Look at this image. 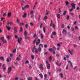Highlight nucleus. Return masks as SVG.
Masks as SVG:
<instances>
[{
    "instance_id": "obj_1",
    "label": "nucleus",
    "mask_w": 80,
    "mask_h": 80,
    "mask_svg": "<svg viewBox=\"0 0 80 80\" xmlns=\"http://www.w3.org/2000/svg\"><path fill=\"white\" fill-rule=\"evenodd\" d=\"M71 5L72 7V8L69 10V11L70 12H72V11H73V8L74 9H75L76 4H75L74 2H72L71 3Z\"/></svg>"
},
{
    "instance_id": "obj_2",
    "label": "nucleus",
    "mask_w": 80,
    "mask_h": 80,
    "mask_svg": "<svg viewBox=\"0 0 80 80\" xmlns=\"http://www.w3.org/2000/svg\"><path fill=\"white\" fill-rule=\"evenodd\" d=\"M42 52V49L40 46H39L38 49H36V50L35 51V52L36 53H38V52Z\"/></svg>"
},
{
    "instance_id": "obj_3",
    "label": "nucleus",
    "mask_w": 80,
    "mask_h": 80,
    "mask_svg": "<svg viewBox=\"0 0 80 80\" xmlns=\"http://www.w3.org/2000/svg\"><path fill=\"white\" fill-rule=\"evenodd\" d=\"M1 40L2 42L3 43H7V42L6 40L5 39V38L4 37H2L1 38Z\"/></svg>"
},
{
    "instance_id": "obj_4",
    "label": "nucleus",
    "mask_w": 80,
    "mask_h": 80,
    "mask_svg": "<svg viewBox=\"0 0 80 80\" xmlns=\"http://www.w3.org/2000/svg\"><path fill=\"white\" fill-rule=\"evenodd\" d=\"M22 40V38H18V43H19V44H21V41Z\"/></svg>"
},
{
    "instance_id": "obj_5",
    "label": "nucleus",
    "mask_w": 80,
    "mask_h": 80,
    "mask_svg": "<svg viewBox=\"0 0 80 80\" xmlns=\"http://www.w3.org/2000/svg\"><path fill=\"white\" fill-rule=\"evenodd\" d=\"M8 72L7 73L8 74H9V73L11 72V71H12V67H9L8 68Z\"/></svg>"
},
{
    "instance_id": "obj_6",
    "label": "nucleus",
    "mask_w": 80,
    "mask_h": 80,
    "mask_svg": "<svg viewBox=\"0 0 80 80\" xmlns=\"http://www.w3.org/2000/svg\"><path fill=\"white\" fill-rule=\"evenodd\" d=\"M39 68H40V70H43V66L42 65V64H41L39 66Z\"/></svg>"
},
{
    "instance_id": "obj_7",
    "label": "nucleus",
    "mask_w": 80,
    "mask_h": 80,
    "mask_svg": "<svg viewBox=\"0 0 80 80\" xmlns=\"http://www.w3.org/2000/svg\"><path fill=\"white\" fill-rule=\"evenodd\" d=\"M2 67L3 68V71H5L6 70V67H5V64H4L3 65Z\"/></svg>"
},
{
    "instance_id": "obj_8",
    "label": "nucleus",
    "mask_w": 80,
    "mask_h": 80,
    "mask_svg": "<svg viewBox=\"0 0 80 80\" xmlns=\"http://www.w3.org/2000/svg\"><path fill=\"white\" fill-rule=\"evenodd\" d=\"M27 13H24V15L22 16V17L24 18H25L27 17Z\"/></svg>"
},
{
    "instance_id": "obj_9",
    "label": "nucleus",
    "mask_w": 80,
    "mask_h": 80,
    "mask_svg": "<svg viewBox=\"0 0 80 80\" xmlns=\"http://www.w3.org/2000/svg\"><path fill=\"white\" fill-rule=\"evenodd\" d=\"M13 30L14 31V33H17V29L16 27H15L14 28Z\"/></svg>"
},
{
    "instance_id": "obj_10",
    "label": "nucleus",
    "mask_w": 80,
    "mask_h": 80,
    "mask_svg": "<svg viewBox=\"0 0 80 80\" xmlns=\"http://www.w3.org/2000/svg\"><path fill=\"white\" fill-rule=\"evenodd\" d=\"M47 68L48 70H49L50 68V64H47Z\"/></svg>"
},
{
    "instance_id": "obj_11",
    "label": "nucleus",
    "mask_w": 80,
    "mask_h": 80,
    "mask_svg": "<svg viewBox=\"0 0 80 80\" xmlns=\"http://www.w3.org/2000/svg\"><path fill=\"white\" fill-rule=\"evenodd\" d=\"M67 31L65 29H63L62 32V33L64 35H65V34H66L67 33Z\"/></svg>"
},
{
    "instance_id": "obj_12",
    "label": "nucleus",
    "mask_w": 80,
    "mask_h": 80,
    "mask_svg": "<svg viewBox=\"0 0 80 80\" xmlns=\"http://www.w3.org/2000/svg\"><path fill=\"white\" fill-rule=\"evenodd\" d=\"M36 50V49H37V48H36V46H34L33 47V48L32 49V53H34V50Z\"/></svg>"
},
{
    "instance_id": "obj_13",
    "label": "nucleus",
    "mask_w": 80,
    "mask_h": 80,
    "mask_svg": "<svg viewBox=\"0 0 80 80\" xmlns=\"http://www.w3.org/2000/svg\"><path fill=\"white\" fill-rule=\"evenodd\" d=\"M6 27L8 31H10V29H11V27H8V26H6Z\"/></svg>"
},
{
    "instance_id": "obj_14",
    "label": "nucleus",
    "mask_w": 80,
    "mask_h": 80,
    "mask_svg": "<svg viewBox=\"0 0 80 80\" xmlns=\"http://www.w3.org/2000/svg\"><path fill=\"white\" fill-rule=\"evenodd\" d=\"M11 15H12V13L11 12H9L8 14V17H11Z\"/></svg>"
},
{
    "instance_id": "obj_15",
    "label": "nucleus",
    "mask_w": 80,
    "mask_h": 80,
    "mask_svg": "<svg viewBox=\"0 0 80 80\" xmlns=\"http://www.w3.org/2000/svg\"><path fill=\"white\" fill-rule=\"evenodd\" d=\"M28 33H27V31H25L24 32V35L25 36H27Z\"/></svg>"
},
{
    "instance_id": "obj_16",
    "label": "nucleus",
    "mask_w": 80,
    "mask_h": 80,
    "mask_svg": "<svg viewBox=\"0 0 80 80\" xmlns=\"http://www.w3.org/2000/svg\"><path fill=\"white\" fill-rule=\"evenodd\" d=\"M25 8H29V5H27L24 7Z\"/></svg>"
},
{
    "instance_id": "obj_17",
    "label": "nucleus",
    "mask_w": 80,
    "mask_h": 80,
    "mask_svg": "<svg viewBox=\"0 0 80 80\" xmlns=\"http://www.w3.org/2000/svg\"><path fill=\"white\" fill-rule=\"evenodd\" d=\"M68 51L70 53V54H71V55H73V53H72V51H70V50H68Z\"/></svg>"
},
{
    "instance_id": "obj_18",
    "label": "nucleus",
    "mask_w": 80,
    "mask_h": 80,
    "mask_svg": "<svg viewBox=\"0 0 80 80\" xmlns=\"http://www.w3.org/2000/svg\"><path fill=\"white\" fill-rule=\"evenodd\" d=\"M23 32V28L21 27L20 28V32Z\"/></svg>"
},
{
    "instance_id": "obj_19",
    "label": "nucleus",
    "mask_w": 80,
    "mask_h": 80,
    "mask_svg": "<svg viewBox=\"0 0 80 80\" xmlns=\"http://www.w3.org/2000/svg\"><path fill=\"white\" fill-rule=\"evenodd\" d=\"M48 18V17H47V16H45L43 18V20H47V19Z\"/></svg>"
},
{
    "instance_id": "obj_20",
    "label": "nucleus",
    "mask_w": 80,
    "mask_h": 80,
    "mask_svg": "<svg viewBox=\"0 0 80 80\" xmlns=\"http://www.w3.org/2000/svg\"><path fill=\"white\" fill-rule=\"evenodd\" d=\"M57 17L59 19L60 18V14H57Z\"/></svg>"
},
{
    "instance_id": "obj_21",
    "label": "nucleus",
    "mask_w": 80,
    "mask_h": 80,
    "mask_svg": "<svg viewBox=\"0 0 80 80\" xmlns=\"http://www.w3.org/2000/svg\"><path fill=\"white\" fill-rule=\"evenodd\" d=\"M48 50L50 52H52V51H53V49H52V48H50Z\"/></svg>"
},
{
    "instance_id": "obj_22",
    "label": "nucleus",
    "mask_w": 80,
    "mask_h": 80,
    "mask_svg": "<svg viewBox=\"0 0 80 80\" xmlns=\"http://www.w3.org/2000/svg\"><path fill=\"white\" fill-rule=\"evenodd\" d=\"M0 59L2 60V61H4V58L3 57H0Z\"/></svg>"
},
{
    "instance_id": "obj_23",
    "label": "nucleus",
    "mask_w": 80,
    "mask_h": 80,
    "mask_svg": "<svg viewBox=\"0 0 80 80\" xmlns=\"http://www.w3.org/2000/svg\"><path fill=\"white\" fill-rule=\"evenodd\" d=\"M28 65V68H29V69H32V66H31V65L30 64H29Z\"/></svg>"
},
{
    "instance_id": "obj_24",
    "label": "nucleus",
    "mask_w": 80,
    "mask_h": 80,
    "mask_svg": "<svg viewBox=\"0 0 80 80\" xmlns=\"http://www.w3.org/2000/svg\"><path fill=\"white\" fill-rule=\"evenodd\" d=\"M68 37H71V33H70V32L68 33Z\"/></svg>"
},
{
    "instance_id": "obj_25",
    "label": "nucleus",
    "mask_w": 80,
    "mask_h": 80,
    "mask_svg": "<svg viewBox=\"0 0 80 80\" xmlns=\"http://www.w3.org/2000/svg\"><path fill=\"white\" fill-rule=\"evenodd\" d=\"M39 75L40 76V77H41V78H42L43 75L42 74H39Z\"/></svg>"
},
{
    "instance_id": "obj_26",
    "label": "nucleus",
    "mask_w": 80,
    "mask_h": 80,
    "mask_svg": "<svg viewBox=\"0 0 80 80\" xmlns=\"http://www.w3.org/2000/svg\"><path fill=\"white\" fill-rule=\"evenodd\" d=\"M25 39L26 40H27V39H28V40H30V38L28 37H25Z\"/></svg>"
},
{
    "instance_id": "obj_27",
    "label": "nucleus",
    "mask_w": 80,
    "mask_h": 80,
    "mask_svg": "<svg viewBox=\"0 0 80 80\" xmlns=\"http://www.w3.org/2000/svg\"><path fill=\"white\" fill-rule=\"evenodd\" d=\"M57 72L59 71V72H61V71H62V69H61V68H59V69H58V70L57 71Z\"/></svg>"
},
{
    "instance_id": "obj_28",
    "label": "nucleus",
    "mask_w": 80,
    "mask_h": 80,
    "mask_svg": "<svg viewBox=\"0 0 80 80\" xmlns=\"http://www.w3.org/2000/svg\"><path fill=\"white\" fill-rule=\"evenodd\" d=\"M52 25H53V22H52V20H51V23L50 24V27H51Z\"/></svg>"
},
{
    "instance_id": "obj_29",
    "label": "nucleus",
    "mask_w": 80,
    "mask_h": 80,
    "mask_svg": "<svg viewBox=\"0 0 80 80\" xmlns=\"http://www.w3.org/2000/svg\"><path fill=\"white\" fill-rule=\"evenodd\" d=\"M12 22H11L7 23V25H12Z\"/></svg>"
},
{
    "instance_id": "obj_30",
    "label": "nucleus",
    "mask_w": 80,
    "mask_h": 80,
    "mask_svg": "<svg viewBox=\"0 0 80 80\" xmlns=\"http://www.w3.org/2000/svg\"><path fill=\"white\" fill-rule=\"evenodd\" d=\"M31 58L32 60H33L34 59V58L35 57H34V56L33 55H31Z\"/></svg>"
},
{
    "instance_id": "obj_31",
    "label": "nucleus",
    "mask_w": 80,
    "mask_h": 80,
    "mask_svg": "<svg viewBox=\"0 0 80 80\" xmlns=\"http://www.w3.org/2000/svg\"><path fill=\"white\" fill-rule=\"evenodd\" d=\"M69 18H70V16H69V15H67V17L66 18V19L68 20Z\"/></svg>"
},
{
    "instance_id": "obj_32",
    "label": "nucleus",
    "mask_w": 80,
    "mask_h": 80,
    "mask_svg": "<svg viewBox=\"0 0 80 80\" xmlns=\"http://www.w3.org/2000/svg\"><path fill=\"white\" fill-rule=\"evenodd\" d=\"M32 77H30L28 78V80H32Z\"/></svg>"
},
{
    "instance_id": "obj_33",
    "label": "nucleus",
    "mask_w": 80,
    "mask_h": 80,
    "mask_svg": "<svg viewBox=\"0 0 80 80\" xmlns=\"http://www.w3.org/2000/svg\"><path fill=\"white\" fill-rule=\"evenodd\" d=\"M66 13H67V11H64V12L63 13V16H65V15H66Z\"/></svg>"
},
{
    "instance_id": "obj_34",
    "label": "nucleus",
    "mask_w": 80,
    "mask_h": 80,
    "mask_svg": "<svg viewBox=\"0 0 80 80\" xmlns=\"http://www.w3.org/2000/svg\"><path fill=\"white\" fill-rule=\"evenodd\" d=\"M31 18H32L33 19V18H34V15H32L31 16Z\"/></svg>"
},
{
    "instance_id": "obj_35",
    "label": "nucleus",
    "mask_w": 80,
    "mask_h": 80,
    "mask_svg": "<svg viewBox=\"0 0 80 80\" xmlns=\"http://www.w3.org/2000/svg\"><path fill=\"white\" fill-rule=\"evenodd\" d=\"M52 56H50V57L49 58V61H51V60H52Z\"/></svg>"
},
{
    "instance_id": "obj_36",
    "label": "nucleus",
    "mask_w": 80,
    "mask_h": 80,
    "mask_svg": "<svg viewBox=\"0 0 80 80\" xmlns=\"http://www.w3.org/2000/svg\"><path fill=\"white\" fill-rule=\"evenodd\" d=\"M40 46H41V47H42V48L43 47V45L42 44H40L39 45V47H40Z\"/></svg>"
},
{
    "instance_id": "obj_37",
    "label": "nucleus",
    "mask_w": 80,
    "mask_h": 80,
    "mask_svg": "<svg viewBox=\"0 0 80 80\" xmlns=\"http://www.w3.org/2000/svg\"><path fill=\"white\" fill-rule=\"evenodd\" d=\"M45 27H44L43 28V31L44 33H45Z\"/></svg>"
},
{
    "instance_id": "obj_38",
    "label": "nucleus",
    "mask_w": 80,
    "mask_h": 80,
    "mask_svg": "<svg viewBox=\"0 0 80 80\" xmlns=\"http://www.w3.org/2000/svg\"><path fill=\"white\" fill-rule=\"evenodd\" d=\"M52 35H56V32H52Z\"/></svg>"
},
{
    "instance_id": "obj_39",
    "label": "nucleus",
    "mask_w": 80,
    "mask_h": 80,
    "mask_svg": "<svg viewBox=\"0 0 80 80\" xmlns=\"http://www.w3.org/2000/svg\"><path fill=\"white\" fill-rule=\"evenodd\" d=\"M41 38L42 39L43 38V34H41Z\"/></svg>"
},
{
    "instance_id": "obj_40",
    "label": "nucleus",
    "mask_w": 80,
    "mask_h": 80,
    "mask_svg": "<svg viewBox=\"0 0 80 80\" xmlns=\"http://www.w3.org/2000/svg\"><path fill=\"white\" fill-rule=\"evenodd\" d=\"M31 15H33V11H31L30 13Z\"/></svg>"
},
{
    "instance_id": "obj_41",
    "label": "nucleus",
    "mask_w": 80,
    "mask_h": 80,
    "mask_svg": "<svg viewBox=\"0 0 80 80\" xmlns=\"http://www.w3.org/2000/svg\"><path fill=\"white\" fill-rule=\"evenodd\" d=\"M56 65H58V66H60L61 65V64H62V62H61L60 63V65H59L58 64V62H56Z\"/></svg>"
},
{
    "instance_id": "obj_42",
    "label": "nucleus",
    "mask_w": 80,
    "mask_h": 80,
    "mask_svg": "<svg viewBox=\"0 0 80 80\" xmlns=\"http://www.w3.org/2000/svg\"><path fill=\"white\" fill-rule=\"evenodd\" d=\"M60 75L61 78H63V73H61Z\"/></svg>"
},
{
    "instance_id": "obj_43",
    "label": "nucleus",
    "mask_w": 80,
    "mask_h": 80,
    "mask_svg": "<svg viewBox=\"0 0 80 80\" xmlns=\"http://www.w3.org/2000/svg\"><path fill=\"white\" fill-rule=\"evenodd\" d=\"M52 50H56V47H53Z\"/></svg>"
},
{
    "instance_id": "obj_44",
    "label": "nucleus",
    "mask_w": 80,
    "mask_h": 80,
    "mask_svg": "<svg viewBox=\"0 0 80 80\" xmlns=\"http://www.w3.org/2000/svg\"><path fill=\"white\" fill-rule=\"evenodd\" d=\"M16 60H17V61H20V58H16Z\"/></svg>"
},
{
    "instance_id": "obj_45",
    "label": "nucleus",
    "mask_w": 80,
    "mask_h": 80,
    "mask_svg": "<svg viewBox=\"0 0 80 80\" xmlns=\"http://www.w3.org/2000/svg\"><path fill=\"white\" fill-rule=\"evenodd\" d=\"M19 20H18V18H17V23H19Z\"/></svg>"
},
{
    "instance_id": "obj_46",
    "label": "nucleus",
    "mask_w": 80,
    "mask_h": 80,
    "mask_svg": "<svg viewBox=\"0 0 80 80\" xmlns=\"http://www.w3.org/2000/svg\"><path fill=\"white\" fill-rule=\"evenodd\" d=\"M47 74H44V80H45L46 78H47Z\"/></svg>"
},
{
    "instance_id": "obj_47",
    "label": "nucleus",
    "mask_w": 80,
    "mask_h": 80,
    "mask_svg": "<svg viewBox=\"0 0 80 80\" xmlns=\"http://www.w3.org/2000/svg\"><path fill=\"white\" fill-rule=\"evenodd\" d=\"M57 46H58V47H60V46H61L60 43H58L57 44Z\"/></svg>"
},
{
    "instance_id": "obj_48",
    "label": "nucleus",
    "mask_w": 80,
    "mask_h": 80,
    "mask_svg": "<svg viewBox=\"0 0 80 80\" xmlns=\"http://www.w3.org/2000/svg\"><path fill=\"white\" fill-rule=\"evenodd\" d=\"M25 26L26 27V28H28V24H26L25 25Z\"/></svg>"
},
{
    "instance_id": "obj_49",
    "label": "nucleus",
    "mask_w": 80,
    "mask_h": 80,
    "mask_svg": "<svg viewBox=\"0 0 80 80\" xmlns=\"http://www.w3.org/2000/svg\"><path fill=\"white\" fill-rule=\"evenodd\" d=\"M18 80V77H16L14 79H13V80Z\"/></svg>"
},
{
    "instance_id": "obj_50",
    "label": "nucleus",
    "mask_w": 80,
    "mask_h": 80,
    "mask_svg": "<svg viewBox=\"0 0 80 80\" xmlns=\"http://www.w3.org/2000/svg\"><path fill=\"white\" fill-rule=\"evenodd\" d=\"M68 64H67L66 67V69L67 70H68Z\"/></svg>"
},
{
    "instance_id": "obj_51",
    "label": "nucleus",
    "mask_w": 80,
    "mask_h": 80,
    "mask_svg": "<svg viewBox=\"0 0 80 80\" xmlns=\"http://www.w3.org/2000/svg\"><path fill=\"white\" fill-rule=\"evenodd\" d=\"M7 16V14L6 13H4L3 14V17H6Z\"/></svg>"
},
{
    "instance_id": "obj_52",
    "label": "nucleus",
    "mask_w": 80,
    "mask_h": 80,
    "mask_svg": "<svg viewBox=\"0 0 80 80\" xmlns=\"http://www.w3.org/2000/svg\"><path fill=\"white\" fill-rule=\"evenodd\" d=\"M15 37L16 39H17V38H18V36L17 35H15Z\"/></svg>"
},
{
    "instance_id": "obj_53",
    "label": "nucleus",
    "mask_w": 80,
    "mask_h": 80,
    "mask_svg": "<svg viewBox=\"0 0 80 80\" xmlns=\"http://www.w3.org/2000/svg\"><path fill=\"white\" fill-rule=\"evenodd\" d=\"M40 43V42H37L36 43V45H38L39 43Z\"/></svg>"
},
{
    "instance_id": "obj_54",
    "label": "nucleus",
    "mask_w": 80,
    "mask_h": 80,
    "mask_svg": "<svg viewBox=\"0 0 80 80\" xmlns=\"http://www.w3.org/2000/svg\"><path fill=\"white\" fill-rule=\"evenodd\" d=\"M29 63V61H28V60H27L25 63V64H27V63Z\"/></svg>"
},
{
    "instance_id": "obj_55",
    "label": "nucleus",
    "mask_w": 80,
    "mask_h": 80,
    "mask_svg": "<svg viewBox=\"0 0 80 80\" xmlns=\"http://www.w3.org/2000/svg\"><path fill=\"white\" fill-rule=\"evenodd\" d=\"M6 61H7V62H10V60H9L8 58L7 59Z\"/></svg>"
},
{
    "instance_id": "obj_56",
    "label": "nucleus",
    "mask_w": 80,
    "mask_h": 80,
    "mask_svg": "<svg viewBox=\"0 0 80 80\" xmlns=\"http://www.w3.org/2000/svg\"><path fill=\"white\" fill-rule=\"evenodd\" d=\"M77 68V66H76L75 67L73 68V70H75L76 69V68Z\"/></svg>"
},
{
    "instance_id": "obj_57",
    "label": "nucleus",
    "mask_w": 80,
    "mask_h": 80,
    "mask_svg": "<svg viewBox=\"0 0 80 80\" xmlns=\"http://www.w3.org/2000/svg\"><path fill=\"white\" fill-rule=\"evenodd\" d=\"M36 36H37V33H35L33 37L34 38H35V37H36Z\"/></svg>"
},
{
    "instance_id": "obj_58",
    "label": "nucleus",
    "mask_w": 80,
    "mask_h": 80,
    "mask_svg": "<svg viewBox=\"0 0 80 80\" xmlns=\"http://www.w3.org/2000/svg\"><path fill=\"white\" fill-rule=\"evenodd\" d=\"M19 24L20 25H24V23H23V22L20 23Z\"/></svg>"
},
{
    "instance_id": "obj_59",
    "label": "nucleus",
    "mask_w": 80,
    "mask_h": 80,
    "mask_svg": "<svg viewBox=\"0 0 80 80\" xmlns=\"http://www.w3.org/2000/svg\"><path fill=\"white\" fill-rule=\"evenodd\" d=\"M30 25L31 26H33V23H32V22H30Z\"/></svg>"
},
{
    "instance_id": "obj_60",
    "label": "nucleus",
    "mask_w": 80,
    "mask_h": 80,
    "mask_svg": "<svg viewBox=\"0 0 80 80\" xmlns=\"http://www.w3.org/2000/svg\"><path fill=\"white\" fill-rule=\"evenodd\" d=\"M13 53H16V48H15L13 51Z\"/></svg>"
},
{
    "instance_id": "obj_61",
    "label": "nucleus",
    "mask_w": 80,
    "mask_h": 80,
    "mask_svg": "<svg viewBox=\"0 0 80 80\" xmlns=\"http://www.w3.org/2000/svg\"><path fill=\"white\" fill-rule=\"evenodd\" d=\"M75 28L76 30H78V27L77 26H75Z\"/></svg>"
},
{
    "instance_id": "obj_62",
    "label": "nucleus",
    "mask_w": 80,
    "mask_h": 80,
    "mask_svg": "<svg viewBox=\"0 0 80 80\" xmlns=\"http://www.w3.org/2000/svg\"><path fill=\"white\" fill-rule=\"evenodd\" d=\"M7 38H8V40L10 39V36H8L7 37Z\"/></svg>"
},
{
    "instance_id": "obj_63",
    "label": "nucleus",
    "mask_w": 80,
    "mask_h": 80,
    "mask_svg": "<svg viewBox=\"0 0 80 80\" xmlns=\"http://www.w3.org/2000/svg\"><path fill=\"white\" fill-rule=\"evenodd\" d=\"M50 12V11H48L47 12V13L45 14V15H48V14H49V13Z\"/></svg>"
},
{
    "instance_id": "obj_64",
    "label": "nucleus",
    "mask_w": 80,
    "mask_h": 80,
    "mask_svg": "<svg viewBox=\"0 0 80 80\" xmlns=\"http://www.w3.org/2000/svg\"><path fill=\"white\" fill-rule=\"evenodd\" d=\"M58 11L59 12V13H60L61 12V10H60V8H59L58 9Z\"/></svg>"
}]
</instances>
